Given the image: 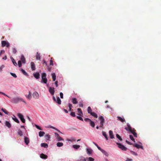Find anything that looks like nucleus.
I'll return each mask as SVG.
<instances>
[{"label": "nucleus", "mask_w": 161, "mask_h": 161, "mask_svg": "<svg viewBox=\"0 0 161 161\" xmlns=\"http://www.w3.org/2000/svg\"><path fill=\"white\" fill-rule=\"evenodd\" d=\"M21 71L23 74H24V75H25L27 76H28V74L26 72V71Z\"/></svg>", "instance_id": "13d9d810"}, {"label": "nucleus", "mask_w": 161, "mask_h": 161, "mask_svg": "<svg viewBox=\"0 0 161 161\" xmlns=\"http://www.w3.org/2000/svg\"><path fill=\"white\" fill-rule=\"evenodd\" d=\"M1 110L5 114H8V112L7 111V110L4 108H2Z\"/></svg>", "instance_id": "a18cd8bd"}, {"label": "nucleus", "mask_w": 161, "mask_h": 161, "mask_svg": "<svg viewBox=\"0 0 161 161\" xmlns=\"http://www.w3.org/2000/svg\"><path fill=\"white\" fill-rule=\"evenodd\" d=\"M53 65V61L52 60V58H51V59L50 60V64L49 66L48 67L49 70H50L51 69V67Z\"/></svg>", "instance_id": "f8f14e48"}, {"label": "nucleus", "mask_w": 161, "mask_h": 161, "mask_svg": "<svg viewBox=\"0 0 161 161\" xmlns=\"http://www.w3.org/2000/svg\"><path fill=\"white\" fill-rule=\"evenodd\" d=\"M12 52L14 54H15L17 52V50L15 48H13L12 49Z\"/></svg>", "instance_id": "4d7b16f0"}, {"label": "nucleus", "mask_w": 161, "mask_h": 161, "mask_svg": "<svg viewBox=\"0 0 161 161\" xmlns=\"http://www.w3.org/2000/svg\"><path fill=\"white\" fill-rule=\"evenodd\" d=\"M68 141H69L72 142L73 141H75V140L74 138H73L70 139H69Z\"/></svg>", "instance_id": "052dcab7"}, {"label": "nucleus", "mask_w": 161, "mask_h": 161, "mask_svg": "<svg viewBox=\"0 0 161 161\" xmlns=\"http://www.w3.org/2000/svg\"><path fill=\"white\" fill-rule=\"evenodd\" d=\"M72 103L74 104H76L78 103L77 99L75 97H73L72 99Z\"/></svg>", "instance_id": "393cba45"}, {"label": "nucleus", "mask_w": 161, "mask_h": 161, "mask_svg": "<svg viewBox=\"0 0 161 161\" xmlns=\"http://www.w3.org/2000/svg\"><path fill=\"white\" fill-rule=\"evenodd\" d=\"M70 115L73 117H75L76 115L75 112H71L70 114Z\"/></svg>", "instance_id": "3c124183"}, {"label": "nucleus", "mask_w": 161, "mask_h": 161, "mask_svg": "<svg viewBox=\"0 0 161 161\" xmlns=\"http://www.w3.org/2000/svg\"><path fill=\"white\" fill-rule=\"evenodd\" d=\"M31 69L33 70H35L36 69L35 65L34 63L33 62H31Z\"/></svg>", "instance_id": "aec40b11"}, {"label": "nucleus", "mask_w": 161, "mask_h": 161, "mask_svg": "<svg viewBox=\"0 0 161 161\" xmlns=\"http://www.w3.org/2000/svg\"><path fill=\"white\" fill-rule=\"evenodd\" d=\"M55 102L57 103L58 104H61V101L59 97H57V99H56V101Z\"/></svg>", "instance_id": "5701e85b"}, {"label": "nucleus", "mask_w": 161, "mask_h": 161, "mask_svg": "<svg viewBox=\"0 0 161 161\" xmlns=\"http://www.w3.org/2000/svg\"><path fill=\"white\" fill-rule=\"evenodd\" d=\"M60 97L61 98H63V94L62 92H60Z\"/></svg>", "instance_id": "e2e57ef3"}, {"label": "nucleus", "mask_w": 161, "mask_h": 161, "mask_svg": "<svg viewBox=\"0 0 161 161\" xmlns=\"http://www.w3.org/2000/svg\"><path fill=\"white\" fill-rule=\"evenodd\" d=\"M92 143L95 146L97 147V148L99 150H101V149L102 148H101L98 145L97 143H96L94 142H93Z\"/></svg>", "instance_id": "ea45409f"}, {"label": "nucleus", "mask_w": 161, "mask_h": 161, "mask_svg": "<svg viewBox=\"0 0 161 161\" xmlns=\"http://www.w3.org/2000/svg\"><path fill=\"white\" fill-rule=\"evenodd\" d=\"M130 152L133 154V155H134L135 156H137L138 155V154L137 153H136L135 152L133 151H130Z\"/></svg>", "instance_id": "09e8293b"}, {"label": "nucleus", "mask_w": 161, "mask_h": 161, "mask_svg": "<svg viewBox=\"0 0 161 161\" xmlns=\"http://www.w3.org/2000/svg\"><path fill=\"white\" fill-rule=\"evenodd\" d=\"M40 156L41 158L44 159H47L48 158L47 155L42 153L40 154Z\"/></svg>", "instance_id": "4468645a"}, {"label": "nucleus", "mask_w": 161, "mask_h": 161, "mask_svg": "<svg viewBox=\"0 0 161 161\" xmlns=\"http://www.w3.org/2000/svg\"><path fill=\"white\" fill-rule=\"evenodd\" d=\"M135 137H137V133L136 132V130L134 128H133V129L129 131Z\"/></svg>", "instance_id": "6e6552de"}, {"label": "nucleus", "mask_w": 161, "mask_h": 161, "mask_svg": "<svg viewBox=\"0 0 161 161\" xmlns=\"http://www.w3.org/2000/svg\"><path fill=\"white\" fill-rule=\"evenodd\" d=\"M101 152L104 155L108 157L109 155L108 153L105 150L102 149H101V150H100Z\"/></svg>", "instance_id": "dca6fc26"}, {"label": "nucleus", "mask_w": 161, "mask_h": 161, "mask_svg": "<svg viewBox=\"0 0 161 161\" xmlns=\"http://www.w3.org/2000/svg\"><path fill=\"white\" fill-rule=\"evenodd\" d=\"M36 58L37 60H40L41 58H40V54L39 53H37L36 55Z\"/></svg>", "instance_id": "f704fd0d"}, {"label": "nucleus", "mask_w": 161, "mask_h": 161, "mask_svg": "<svg viewBox=\"0 0 161 161\" xmlns=\"http://www.w3.org/2000/svg\"><path fill=\"white\" fill-rule=\"evenodd\" d=\"M87 112L88 114H91L92 112V109L89 106L88 107L87 109Z\"/></svg>", "instance_id": "72a5a7b5"}, {"label": "nucleus", "mask_w": 161, "mask_h": 161, "mask_svg": "<svg viewBox=\"0 0 161 161\" xmlns=\"http://www.w3.org/2000/svg\"><path fill=\"white\" fill-rule=\"evenodd\" d=\"M34 77L36 79H38L40 78V75L39 73L38 72H36L33 74Z\"/></svg>", "instance_id": "423d86ee"}, {"label": "nucleus", "mask_w": 161, "mask_h": 161, "mask_svg": "<svg viewBox=\"0 0 161 161\" xmlns=\"http://www.w3.org/2000/svg\"><path fill=\"white\" fill-rule=\"evenodd\" d=\"M86 152L87 154L90 155L92 153V150L91 148H87L86 149Z\"/></svg>", "instance_id": "f3484780"}, {"label": "nucleus", "mask_w": 161, "mask_h": 161, "mask_svg": "<svg viewBox=\"0 0 161 161\" xmlns=\"http://www.w3.org/2000/svg\"><path fill=\"white\" fill-rule=\"evenodd\" d=\"M20 61L22 62V63L24 64L25 63V58L24 56L23 55H22L21 56V58H20Z\"/></svg>", "instance_id": "cd10ccee"}, {"label": "nucleus", "mask_w": 161, "mask_h": 161, "mask_svg": "<svg viewBox=\"0 0 161 161\" xmlns=\"http://www.w3.org/2000/svg\"><path fill=\"white\" fill-rule=\"evenodd\" d=\"M12 119L16 122L18 123H19V121L18 119L14 115H13V117H12Z\"/></svg>", "instance_id": "4be33fe9"}, {"label": "nucleus", "mask_w": 161, "mask_h": 161, "mask_svg": "<svg viewBox=\"0 0 161 161\" xmlns=\"http://www.w3.org/2000/svg\"><path fill=\"white\" fill-rule=\"evenodd\" d=\"M117 119L122 122H125V120L124 118H122L120 116H117Z\"/></svg>", "instance_id": "6ab92c4d"}, {"label": "nucleus", "mask_w": 161, "mask_h": 161, "mask_svg": "<svg viewBox=\"0 0 161 161\" xmlns=\"http://www.w3.org/2000/svg\"><path fill=\"white\" fill-rule=\"evenodd\" d=\"M126 161H132V160L131 159L127 158L126 160Z\"/></svg>", "instance_id": "774afa93"}, {"label": "nucleus", "mask_w": 161, "mask_h": 161, "mask_svg": "<svg viewBox=\"0 0 161 161\" xmlns=\"http://www.w3.org/2000/svg\"><path fill=\"white\" fill-rule=\"evenodd\" d=\"M109 134L110 137L111 139H113L114 138V135L113 132L112 130H110L109 131Z\"/></svg>", "instance_id": "a211bd4d"}, {"label": "nucleus", "mask_w": 161, "mask_h": 161, "mask_svg": "<svg viewBox=\"0 0 161 161\" xmlns=\"http://www.w3.org/2000/svg\"><path fill=\"white\" fill-rule=\"evenodd\" d=\"M102 133L103 135L105 137L106 140L107 141L108 140V136L107 135L106 132L103 131L102 132Z\"/></svg>", "instance_id": "bb28decb"}, {"label": "nucleus", "mask_w": 161, "mask_h": 161, "mask_svg": "<svg viewBox=\"0 0 161 161\" xmlns=\"http://www.w3.org/2000/svg\"><path fill=\"white\" fill-rule=\"evenodd\" d=\"M0 94H2L5 96H6L8 97V98H10L9 96H8V95H7V94H5L3 92H0Z\"/></svg>", "instance_id": "5fc2aeb1"}, {"label": "nucleus", "mask_w": 161, "mask_h": 161, "mask_svg": "<svg viewBox=\"0 0 161 161\" xmlns=\"http://www.w3.org/2000/svg\"><path fill=\"white\" fill-rule=\"evenodd\" d=\"M79 106L80 107L82 108L83 107V105L81 102H80L79 103Z\"/></svg>", "instance_id": "0e129e2a"}, {"label": "nucleus", "mask_w": 161, "mask_h": 161, "mask_svg": "<svg viewBox=\"0 0 161 161\" xmlns=\"http://www.w3.org/2000/svg\"><path fill=\"white\" fill-rule=\"evenodd\" d=\"M45 134V132L43 131H40L39 132V136L40 137L43 136Z\"/></svg>", "instance_id": "7c9ffc66"}, {"label": "nucleus", "mask_w": 161, "mask_h": 161, "mask_svg": "<svg viewBox=\"0 0 161 161\" xmlns=\"http://www.w3.org/2000/svg\"><path fill=\"white\" fill-rule=\"evenodd\" d=\"M24 142L25 144L27 145L30 142V140L29 138L25 136H24Z\"/></svg>", "instance_id": "9b49d317"}, {"label": "nucleus", "mask_w": 161, "mask_h": 161, "mask_svg": "<svg viewBox=\"0 0 161 161\" xmlns=\"http://www.w3.org/2000/svg\"><path fill=\"white\" fill-rule=\"evenodd\" d=\"M43 64L44 66V65H45L46 66H47V63L46 62V61L44 60L43 61Z\"/></svg>", "instance_id": "69168bd1"}, {"label": "nucleus", "mask_w": 161, "mask_h": 161, "mask_svg": "<svg viewBox=\"0 0 161 161\" xmlns=\"http://www.w3.org/2000/svg\"><path fill=\"white\" fill-rule=\"evenodd\" d=\"M91 120L90 119L88 118H86L84 119V120L86 122H89Z\"/></svg>", "instance_id": "bf43d9fd"}, {"label": "nucleus", "mask_w": 161, "mask_h": 161, "mask_svg": "<svg viewBox=\"0 0 161 161\" xmlns=\"http://www.w3.org/2000/svg\"><path fill=\"white\" fill-rule=\"evenodd\" d=\"M134 147L138 149L141 148L142 149H143V147L142 145H140L137 143H135L134 145Z\"/></svg>", "instance_id": "ddd939ff"}, {"label": "nucleus", "mask_w": 161, "mask_h": 161, "mask_svg": "<svg viewBox=\"0 0 161 161\" xmlns=\"http://www.w3.org/2000/svg\"><path fill=\"white\" fill-rule=\"evenodd\" d=\"M21 121L23 123H25V119L24 118V117L20 119Z\"/></svg>", "instance_id": "680f3d73"}, {"label": "nucleus", "mask_w": 161, "mask_h": 161, "mask_svg": "<svg viewBox=\"0 0 161 161\" xmlns=\"http://www.w3.org/2000/svg\"><path fill=\"white\" fill-rule=\"evenodd\" d=\"M116 144L118 145V147L122 150L125 151L127 149V148L121 143L116 142Z\"/></svg>", "instance_id": "20e7f679"}, {"label": "nucleus", "mask_w": 161, "mask_h": 161, "mask_svg": "<svg viewBox=\"0 0 161 161\" xmlns=\"http://www.w3.org/2000/svg\"><path fill=\"white\" fill-rule=\"evenodd\" d=\"M2 46L4 47L6 46L7 47H9L10 46V44L8 42L5 41H1Z\"/></svg>", "instance_id": "39448f33"}, {"label": "nucleus", "mask_w": 161, "mask_h": 161, "mask_svg": "<svg viewBox=\"0 0 161 161\" xmlns=\"http://www.w3.org/2000/svg\"><path fill=\"white\" fill-rule=\"evenodd\" d=\"M52 77L53 81H55L56 79V75L55 73H53L52 74Z\"/></svg>", "instance_id": "473e14b6"}, {"label": "nucleus", "mask_w": 161, "mask_h": 161, "mask_svg": "<svg viewBox=\"0 0 161 161\" xmlns=\"http://www.w3.org/2000/svg\"><path fill=\"white\" fill-rule=\"evenodd\" d=\"M41 146L42 147H44L45 148H47L48 147V145L46 143H41Z\"/></svg>", "instance_id": "412c9836"}, {"label": "nucleus", "mask_w": 161, "mask_h": 161, "mask_svg": "<svg viewBox=\"0 0 161 161\" xmlns=\"http://www.w3.org/2000/svg\"><path fill=\"white\" fill-rule=\"evenodd\" d=\"M68 107H69V108H72V104L70 103H68Z\"/></svg>", "instance_id": "338daca9"}, {"label": "nucleus", "mask_w": 161, "mask_h": 161, "mask_svg": "<svg viewBox=\"0 0 161 161\" xmlns=\"http://www.w3.org/2000/svg\"><path fill=\"white\" fill-rule=\"evenodd\" d=\"M10 101L13 103L16 104L20 102H22L25 103H26L25 101H24L23 99L20 97H13L11 99Z\"/></svg>", "instance_id": "f257e3e1"}, {"label": "nucleus", "mask_w": 161, "mask_h": 161, "mask_svg": "<svg viewBox=\"0 0 161 161\" xmlns=\"http://www.w3.org/2000/svg\"><path fill=\"white\" fill-rule=\"evenodd\" d=\"M56 138L57 139L58 141L64 140V139H63L61 137L59 136H58V137H56Z\"/></svg>", "instance_id": "4c0bfd02"}, {"label": "nucleus", "mask_w": 161, "mask_h": 161, "mask_svg": "<svg viewBox=\"0 0 161 161\" xmlns=\"http://www.w3.org/2000/svg\"><path fill=\"white\" fill-rule=\"evenodd\" d=\"M5 125L8 128H10L11 127V125L9 121L6 120L5 121Z\"/></svg>", "instance_id": "2eb2a0df"}, {"label": "nucleus", "mask_w": 161, "mask_h": 161, "mask_svg": "<svg viewBox=\"0 0 161 161\" xmlns=\"http://www.w3.org/2000/svg\"><path fill=\"white\" fill-rule=\"evenodd\" d=\"M35 126L36 127V128L38 130H42V129L41 128V127L38 125L35 124Z\"/></svg>", "instance_id": "de8ad7c7"}, {"label": "nucleus", "mask_w": 161, "mask_h": 161, "mask_svg": "<svg viewBox=\"0 0 161 161\" xmlns=\"http://www.w3.org/2000/svg\"><path fill=\"white\" fill-rule=\"evenodd\" d=\"M90 122V125L92 127H94L95 126V124L94 122L92 120H91V121H89Z\"/></svg>", "instance_id": "c85d7f7f"}, {"label": "nucleus", "mask_w": 161, "mask_h": 161, "mask_svg": "<svg viewBox=\"0 0 161 161\" xmlns=\"http://www.w3.org/2000/svg\"><path fill=\"white\" fill-rule=\"evenodd\" d=\"M86 160L88 159V161H94V159L92 157H89L88 158H86Z\"/></svg>", "instance_id": "49530a36"}, {"label": "nucleus", "mask_w": 161, "mask_h": 161, "mask_svg": "<svg viewBox=\"0 0 161 161\" xmlns=\"http://www.w3.org/2000/svg\"><path fill=\"white\" fill-rule=\"evenodd\" d=\"M49 91L51 95H53L55 92L54 88L53 87H50L49 88Z\"/></svg>", "instance_id": "9d476101"}, {"label": "nucleus", "mask_w": 161, "mask_h": 161, "mask_svg": "<svg viewBox=\"0 0 161 161\" xmlns=\"http://www.w3.org/2000/svg\"><path fill=\"white\" fill-rule=\"evenodd\" d=\"M90 114L96 118H97L98 117L97 114L94 112H92Z\"/></svg>", "instance_id": "c756f323"}, {"label": "nucleus", "mask_w": 161, "mask_h": 161, "mask_svg": "<svg viewBox=\"0 0 161 161\" xmlns=\"http://www.w3.org/2000/svg\"><path fill=\"white\" fill-rule=\"evenodd\" d=\"M26 97L29 99H31V95L30 92H29V94L27 95H26Z\"/></svg>", "instance_id": "a19ab883"}, {"label": "nucleus", "mask_w": 161, "mask_h": 161, "mask_svg": "<svg viewBox=\"0 0 161 161\" xmlns=\"http://www.w3.org/2000/svg\"><path fill=\"white\" fill-rule=\"evenodd\" d=\"M17 115L18 117L20 119H22V118L24 117L23 115L21 114L20 113H18Z\"/></svg>", "instance_id": "c9c22d12"}, {"label": "nucleus", "mask_w": 161, "mask_h": 161, "mask_svg": "<svg viewBox=\"0 0 161 161\" xmlns=\"http://www.w3.org/2000/svg\"><path fill=\"white\" fill-rule=\"evenodd\" d=\"M116 137L119 139L120 141H122V139L121 138V136L118 134L116 135Z\"/></svg>", "instance_id": "37998d69"}, {"label": "nucleus", "mask_w": 161, "mask_h": 161, "mask_svg": "<svg viewBox=\"0 0 161 161\" xmlns=\"http://www.w3.org/2000/svg\"><path fill=\"white\" fill-rule=\"evenodd\" d=\"M127 125L128 127H125V129L128 131H131V130L133 129V128L131 127L130 124L129 123H127Z\"/></svg>", "instance_id": "1a4fd4ad"}, {"label": "nucleus", "mask_w": 161, "mask_h": 161, "mask_svg": "<svg viewBox=\"0 0 161 161\" xmlns=\"http://www.w3.org/2000/svg\"><path fill=\"white\" fill-rule=\"evenodd\" d=\"M77 111H78V112L79 113H80L81 114H83V113H82V112L81 110V109L80 108H78L77 109Z\"/></svg>", "instance_id": "864d4df0"}, {"label": "nucleus", "mask_w": 161, "mask_h": 161, "mask_svg": "<svg viewBox=\"0 0 161 161\" xmlns=\"http://www.w3.org/2000/svg\"><path fill=\"white\" fill-rule=\"evenodd\" d=\"M18 65L19 67H20L22 66L21 61L20 60H19L18 61Z\"/></svg>", "instance_id": "6e6d98bb"}, {"label": "nucleus", "mask_w": 161, "mask_h": 161, "mask_svg": "<svg viewBox=\"0 0 161 161\" xmlns=\"http://www.w3.org/2000/svg\"><path fill=\"white\" fill-rule=\"evenodd\" d=\"M76 118L77 119H79V120L83 121V120L82 118L80 116H78L76 117Z\"/></svg>", "instance_id": "8fccbe9b"}, {"label": "nucleus", "mask_w": 161, "mask_h": 161, "mask_svg": "<svg viewBox=\"0 0 161 161\" xmlns=\"http://www.w3.org/2000/svg\"><path fill=\"white\" fill-rule=\"evenodd\" d=\"M129 137L131 140L133 141L134 142H135V139L134 138L133 136L132 135H130Z\"/></svg>", "instance_id": "c03bdc74"}, {"label": "nucleus", "mask_w": 161, "mask_h": 161, "mask_svg": "<svg viewBox=\"0 0 161 161\" xmlns=\"http://www.w3.org/2000/svg\"><path fill=\"white\" fill-rule=\"evenodd\" d=\"M72 147L74 149L76 150H77L80 148V146L79 145H73L72 146Z\"/></svg>", "instance_id": "a878e982"}, {"label": "nucleus", "mask_w": 161, "mask_h": 161, "mask_svg": "<svg viewBox=\"0 0 161 161\" xmlns=\"http://www.w3.org/2000/svg\"><path fill=\"white\" fill-rule=\"evenodd\" d=\"M45 138L47 139V140L49 141L51 137L50 135L49 134H47L45 136Z\"/></svg>", "instance_id": "79ce46f5"}, {"label": "nucleus", "mask_w": 161, "mask_h": 161, "mask_svg": "<svg viewBox=\"0 0 161 161\" xmlns=\"http://www.w3.org/2000/svg\"><path fill=\"white\" fill-rule=\"evenodd\" d=\"M12 61V63H13V64L15 66H17L18 65V64H17V63L15 62V60L13 58H11Z\"/></svg>", "instance_id": "58836bf2"}, {"label": "nucleus", "mask_w": 161, "mask_h": 161, "mask_svg": "<svg viewBox=\"0 0 161 161\" xmlns=\"http://www.w3.org/2000/svg\"><path fill=\"white\" fill-rule=\"evenodd\" d=\"M46 73L43 72L42 74L41 77L42 80L41 82L44 84H47V79L46 78Z\"/></svg>", "instance_id": "f03ea898"}, {"label": "nucleus", "mask_w": 161, "mask_h": 161, "mask_svg": "<svg viewBox=\"0 0 161 161\" xmlns=\"http://www.w3.org/2000/svg\"><path fill=\"white\" fill-rule=\"evenodd\" d=\"M99 119L100 120V128H104L103 125L105 122V119L102 116H100L99 117Z\"/></svg>", "instance_id": "7ed1b4c3"}, {"label": "nucleus", "mask_w": 161, "mask_h": 161, "mask_svg": "<svg viewBox=\"0 0 161 161\" xmlns=\"http://www.w3.org/2000/svg\"><path fill=\"white\" fill-rule=\"evenodd\" d=\"M17 134L18 135H19L20 136H23V132L20 129H19L18 130Z\"/></svg>", "instance_id": "2f4dec72"}, {"label": "nucleus", "mask_w": 161, "mask_h": 161, "mask_svg": "<svg viewBox=\"0 0 161 161\" xmlns=\"http://www.w3.org/2000/svg\"><path fill=\"white\" fill-rule=\"evenodd\" d=\"M77 161H86V159L82 156H80L77 160Z\"/></svg>", "instance_id": "b1692460"}, {"label": "nucleus", "mask_w": 161, "mask_h": 161, "mask_svg": "<svg viewBox=\"0 0 161 161\" xmlns=\"http://www.w3.org/2000/svg\"><path fill=\"white\" fill-rule=\"evenodd\" d=\"M63 145V143L61 142H58L57 143V146L58 147H61Z\"/></svg>", "instance_id": "e433bc0d"}, {"label": "nucleus", "mask_w": 161, "mask_h": 161, "mask_svg": "<svg viewBox=\"0 0 161 161\" xmlns=\"http://www.w3.org/2000/svg\"><path fill=\"white\" fill-rule=\"evenodd\" d=\"M10 74L12 76L16 78L17 77V75H16L14 73H10Z\"/></svg>", "instance_id": "603ef678"}, {"label": "nucleus", "mask_w": 161, "mask_h": 161, "mask_svg": "<svg viewBox=\"0 0 161 161\" xmlns=\"http://www.w3.org/2000/svg\"><path fill=\"white\" fill-rule=\"evenodd\" d=\"M32 96L33 97L36 99H38L39 97V95L36 92H34L32 94Z\"/></svg>", "instance_id": "0eeeda50"}]
</instances>
